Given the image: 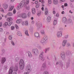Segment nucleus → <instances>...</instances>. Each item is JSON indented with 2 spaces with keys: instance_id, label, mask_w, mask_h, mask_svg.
Returning a JSON list of instances; mask_svg holds the SVG:
<instances>
[{
  "instance_id": "nucleus-1",
  "label": "nucleus",
  "mask_w": 74,
  "mask_h": 74,
  "mask_svg": "<svg viewBox=\"0 0 74 74\" xmlns=\"http://www.w3.org/2000/svg\"><path fill=\"white\" fill-rule=\"evenodd\" d=\"M19 66L20 69L21 70H23L25 67V62L22 59L20 60L19 63Z\"/></svg>"
},
{
  "instance_id": "nucleus-2",
  "label": "nucleus",
  "mask_w": 74,
  "mask_h": 74,
  "mask_svg": "<svg viewBox=\"0 0 74 74\" xmlns=\"http://www.w3.org/2000/svg\"><path fill=\"white\" fill-rule=\"evenodd\" d=\"M13 18L12 17H9L6 19L7 21L9 22V23L8 24V26H10L12 24V21H13Z\"/></svg>"
},
{
  "instance_id": "nucleus-3",
  "label": "nucleus",
  "mask_w": 74,
  "mask_h": 74,
  "mask_svg": "<svg viewBox=\"0 0 74 74\" xmlns=\"http://www.w3.org/2000/svg\"><path fill=\"white\" fill-rule=\"evenodd\" d=\"M32 51L35 55H38V49H32Z\"/></svg>"
},
{
  "instance_id": "nucleus-4",
  "label": "nucleus",
  "mask_w": 74,
  "mask_h": 74,
  "mask_svg": "<svg viewBox=\"0 0 74 74\" xmlns=\"http://www.w3.org/2000/svg\"><path fill=\"white\" fill-rule=\"evenodd\" d=\"M57 36L58 38H60L62 37V32L60 31H58L57 33Z\"/></svg>"
},
{
  "instance_id": "nucleus-5",
  "label": "nucleus",
  "mask_w": 74,
  "mask_h": 74,
  "mask_svg": "<svg viewBox=\"0 0 74 74\" xmlns=\"http://www.w3.org/2000/svg\"><path fill=\"white\" fill-rule=\"evenodd\" d=\"M61 57L62 58V60H64L65 59V52L64 51H62L61 53Z\"/></svg>"
},
{
  "instance_id": "nucleus-6",
  "label": "nucleus",
  "mask_w": 74,
  "mask_h": 74,
  "mask_svg": "<svg viewBox=\"0 0 74 74\" xmlns=\"http://www.w3.org/2000/svg\"><path fill=\"white\" fill-rule=\"evenodd\" d=\"M47 68V65L45 63H44L41 67V70L42 71H44L45 69Z\"/></svg>"
},
{
  "instance_id": "nucleus-7",
  "label": "nucleus",
  "mask_w": 74,
  "mask_h": 74,
  "mask_svg": "<svg viewBox=\"0 0 74 74\" xmlns=\"http://www.w3.org/2000/svg\"><path fill=\"white\" fill-rule=\"evenodd\" d=\"M26 70L29 71V72H30V71L32 70V69L31 68V66L30 65H28L26 66Z\"/></svg>"
},
{
  "instance_id": "nucleus-8",
  "label": "nucleus",
  "mask_w": 74,
  "mask_h": 74,
  "mask_svg": "<svg viewBox=\"0 0 74 74\" xmlns=\"http://www.w3.org/2000/svg\"><path fill=\"white\" fill-rule=\"evenodd\" d=\"M44 52H42L39 56L40 58L42 61H44V58L43 57V55H42V54Z\"/></svg>"
},
{
  "instance_id": "nucleus-9",
  "label": "nucleus",
  "mask_w": 74,
  "mask_h": 74,
  "mask_svg": "<svg viewBox=\"0 0 74 74\" xmlns=\"http://www.w3.org/2000/svg\"><path fill=\"white\" fill-rule=\"evenodd\" d=\"M9 8L8 10V11H12L14 10V5H10V6L9 7Z\"/></svg>"
},
{
  "instance_id": "nucleus-10",
  "label": "nucleus",
  "mask_w": 74,
  "mask_h": 74,
  "mask_svg": "<svg viewBox=\"0 0 74 74\" xmlns=\"http://www.w3.org/2000/svg\"><path fill=\"white\" fill-rule=\"evenodd\" d=\"M21 17L23 19L26 18H27V14L26 13H22Z\"/></svg>"
},
{
  "instance_id": "nucleus-11",
  "label": "nucleus",
  "mask_w": 74,
  "mask_h": 74,
  "mask_svg": "<svg viewBox=\"0 0 74 74\" xmlns=\"http://www.w3.org/2000/svg\"><path fill=\"white\" fill-rule=\"evenodd\" d=\"M14 67L12 66L11 67L9 71V74H12L14 70Z\"/></svg>"
},
{
  "instance_id": "nucleus-12",
  "label": "nucleus",
  "mask_w": 74,
  "mask_h": 74,
  "mask_svg": "<svg viewBox=\"0 0 74 74\" xmlns=\"http://www.w3.org/2000/svg\"><path fill=\"white\" fill-rule=\"evenodd\" d=\"M34 36L37 38H40V35L39 34V33L36 32L34 34Z\"/></svg>"
},
{
  "instance_id": "nucleus-13",
  "label": "nucleus",
  "mask_w": 74,
  "mask_h": 74,
  "mask_svg": "<svg viewBox=\"0 0 74 74\" xmlns=\"http://www.w3.org/2000/svg\"><path fill=\"white\" fill-rule=\"evenodd\" d=\"M8 22H5L3 25V26L4 28L7 29V28L8 27L7 26H8Z\"/></svg>"
},
{
  "instance_id": "nucleus-14",
  "label": "nucleus",
  "mask_w": 74,
  "mask_h": 74,
  "mask_svg": "<svg viewBox=\"0 0 74 74\" xmlns=\"http://www.w3.org/2000/svg\"><path fill=\"white\" fill-rule=\"evenodd\" d=\"M3 6L5 10H6L8 7V5L5 3L3 4Z\"/></svg>"
},
{
  "instance_id": "nucleus-15",
  "label": "nucleus",
  "mask_w": 74,
  "mask_h": 74,
  "mask_svg": "<svg viewBox=\"0 0 74 74\" xmlns=\"http://www.w3.org/2000/svg\"><path fill=\"white\" fill-rule=\"evenodd\" d=\"M22 22V20L21 19H18L16 21V23L18 24H20Z\"/></svg>"
},
{
  "instance_id": "nucleus-16",
  "label": "nucleus",
  "mask_w": 74,
  "mask_h": 74,
  "mask_svg": "<svg viewBox=\"0 0 74 74\" xmlns=\"http://www.w3.org/2000/svg\"><path fill=\"white\" fill-rule=\"evenodd\" d=\"M53 3L55 5H57L59 3L58 0H53Z\"/></svg>"
},
{
  "instance_id": "nucleus-17",
  "label": "nucleus",
  "mask_w": 74,
  "mask_h": 74,
  "mask_svg": "<svg viewBox=\"0 0 74 74\" xmlns=\"http://www.w3.org/2000/svg\"><path fill=\"white\" fill-rule=\"evenodd\" d=\"M6 60H5V58H3L1 59V62L2 64H4V63L5 62Z\"/></svg>"
},
{
  "instance_id": "nucleus-18",
  "label": "nucleus",
  "mask_w": 74,
  "mask_h": 74,
  "mask_svg": "<svg viewBox=\"0 0 74 74\" xmlns=\"http://www.w3.org/2000/svg\"><path fill=\"white\" fill-rule=\"evenodd\" d=\"M45 14L46 15H47L48 14V9L47 8H45Z\"/></svg>"
},
{
  "instance_id": "nucleus-19",
  "label": "nucleus",
  "mask_w": 74,
  "mask_h": 74,
  "mask_svg": "<svg viewBox=\"0 0 74 74\" xmlns=\"http://www.w3.org/2000/svg\"><path fill=\"white\" fill-rule=\"evenodd\" d=\"M7 14L9 16H12L13 15V13L12 12H9Z\"/></svg>"
},
{
  "instance_id": "nucleus-20",
  "label": "nucleus",
  "mask_w": 74,
  "mask_h": 74,
  "mask_svg": "<svg viewBox=\"0 0 74 74\" xmlns=\"http://www.w3.org/2000/svg\"><path fill=\"white\" fill-rule=\"evenodd\" d=\"M36 9L33 8L32 9V12L33 14H36Z\"/></svg>"
},
{
  "instance_id": "nucleus-21",
  "label": "nucleus",
  "mask_w": 74,
  "mask_h": 74,
  "mask_svg": "<svg viewBox=\"0 0 74 74\" xmlns=\"http://www.w3.org/2000/svg\"><path fill=\"white\" fill-rule=\"evenodd\" d=\"M49 49H50V48L49 47L46 48L45 50V53H47L48 52V51H49Z\"/></svg>"
},
{
  "instance_id": "nucleus-22",
  "label": "nucleus",
  "mask_w": 74,
  "mask_h": 74,
  "mask_svg": "<svg viewBox=\"0 0 74 74\" xmlns=\"http://www.w3.org/2000/svg\"><path fill=\"white\" fill-rule=\"evenodd\" d=\"M37 15L38 16H40L41 15V11H38L37 13Z\"/></svg>"
},
{
  "instance_id": "nucleus-23",
  "label": "nucleus",
  "mask_w": 74,
  "mask_h": 74,
  "mask_svg": "<svg viewBox=\"0 0 74 74\" xmlns=\"http://www.w3.org/2000/svg\"><path fill=\"white\" fill-rule=\"evenodd\" d=\"M17 34L19 36H22V33H21V32L20 31H18L17 32Z\"/></svg>"
},
{
  "instance_id": "nucleus-24",
  "label": "nucleus",
  "mask_w": 74,
  "mask_h": 74,
  "mask_svg": "<svg viewBox=\"0 0 74 74\" xmlns=\"http://www.w3.org/2000/svg\"><path fill=\"white\" fill-rule=\"evenodd\" d=\"M18 70V67L16 66L14 68V71H17Z\"/></svg>"
},
{
  "instance_id": "nucleus-25",
  "label": "nucleus",
  "mask_w": 74,
  "mask_h": 74,
  "mask_svg": "<svg viewBox=\"0 0 74 74\" xmlns=\"http://www.w3.org/2000/svg\"><path fill=\"white\" fill-rule=\"evenodd\" d=\"M42 38L45 40V41L48 40V37L46 36H45Z\"/></svg>"
},
{
  "instance_id": "nucleus-26",
  "label": "nucleus",
  "mask_w": 74,
  "mask_h": 74,
  "mask_svg": "<svg viewBox=\"0 0 74 74\" xmlns=\"http://www.w3.org/2000/svg\"><path fill=\"white\" fill-rule=\"evenodd\" d=\"M47 20L48 22H49L51 21V18L49 16L47 18Z\"/></svg>"
},
{
  "instance_id": "nucleus-27",
  "label": "nucleus",
  "mask_w": 74,
  "mask_h": 74,
  "mask_svg": "<svg viewBox=\"0 0 74 74\" xmlns=\"http://www.w3.org/2000/svg\"><path fill=\"white\" fill-rule=\"evenodd\" d=\"M45 42V41L42 38L40 40V42L41 44H43Z\"/></svg>"
},
{
  "instance_id": "nucleus-28",
  "label": "nucleus",
  "mask_w": 74,
  "mask_h": 74,
  "mask_svg": "<svg viewBox=\"0 0 74 74\" xmlns=\"http://www.w3.org/2000/svg\"><path fill=\"white\" fill-rule=\"evenodd\" d=\"M20 3L24 5H25V0H22Z\"/></svg>"
},
{
  "instance_id": "nucleus-29",
  "label": "nucleus",
  "mask_w": 74,
  "mask_h": 74,
  "mask_svg": "<svg viewBox=\"0 0 74 74\" xmlns=\"http://www.w3.org/2000/svg\"><path fill=\"white\" fill-rule=\"evenodd\" d=\"M24 25H25V26H27V25H29L28 21H26L25 22H24Z\"/></svg>"
},
{
  "instance_id": "nucleus-30",
  "label": "nucleus",
  "mask_w": 74,
  "mask_h": 74,
  "mask_svg": "<svg viewBox=\"0 0 74 74\" xmlns=\"http://www.w3.org/2000/svg\"><path fill=\"white\" fill-rule=\"evenodd\" d=\"M28 53L29 57V58H32V55L31 53L29 51H28Z\"/></svg>"
},
{
  "instance_id": "nucleus-31",
  "label": "nucleus",
  "mask_w": 74,
  "mask_h": 74,
  "mask_svg": "<svg viewBox=\"0 0 74 74\" xmlns=\"http://www.w3.org/2000/svg\"><path fill=\"white\" fill-rule=\"evenodd\" d=\"M30 2V1L29 0H25V4H28Z\"/></svg>"
},
{
  "instance_id": "nucleus-32",
  "label": "nucleus",
  "mask_w": 74,
  "mask_h": 74,
  "mask_svg": "<svg viewBox=\"0 0 74 74\" xmlns=\"http://www.w3.org/2000/svg\"><path fill=\"white\" fill-rule=\"evenodd\" d=\"M22 8L20 6V5H18L16 7V9L17 10H21V9Z\"/></svg>"
},
{
  "instance_id": "nucleus-33",
  "label": "nucleus",
  "mask_w": 74,
  "mask_h": 74,
  "mask_svg": "<svg viewBox=\"0 0 74 74\" xmlns=\"http://www.w3.org/2000/svg\"><path fill=\"white\" fill-rule=\"evenodd\" d=\"M29 30L30 31V32H32L33 31V28L32 27H30L29 28Z\"/></svg>"
},
{
  "instance_id": "nucleus-34",
  "label": "nucleus",
  "mask_w": 74,
  "mask_h": 74,
  "mask_svg": "<svg viewBox=\"0 0 74 74\" xmlns=\"http://www.w3.org/2000/svg\"><path fill=\"white\" fill-rule=\"evenodd\" d=\"M62 45L63 47H65V40H64L62 41Z\"/></svg>"
},
{
  "instance_id": "nucleus-35",
  "label": "nucleus",
  "mask_w": 74,
  "mask_h": 74,
  "mask_svg": "<svg viewBox=\"0 0 74 74\" xmlns=\"http://www.w3.org/2000/svg\"><path fill=\"white\" fill-rule=\"evenodd\" d=\"M57 24V20H55L53 21L54 25H56Z\"/></svg>"
},
{
  "instance_id": "nucleus-36",
  "label": "nucleus",
  "mask_w": 74,
  "mask_h": 74,
  "mask_svg": "<svg viewBox=\"0 0 74 74\" xmlns=\"http://www.w3.org/2000/svg\"><path fill=\"white\" fill-rule=\"evenodd\" d=\"M11 30H14L15 29V26H12L11 27Z\"/></svg>"
},
{
  "instance_id": "nucleus-37",
  "label": "nucleus",
  "mask_w": 74,
  "mask_h": 74,
  "mask_svg": "<svg viewBox=\"0 0 74 74\" xmlns=\"http://www.w3.org/2000/svg\"><path fill=\"white\" fill-rule=\"evenodd\" d=\"M9 40H11L12 38V36L11 35H9Z\"/></svg>"
},
{
  "instance_id": "nucleus-38",
  "label": "nucleus",
  "mask_w": 74,
  "mask_h": 74,
  "mask_svg": "<svg viewBox=\"0 0 74 74\" xmlns=\"http://www.w3.org/2000/svg\"><path fill=\"white\" fill-rule=\"evenodd\" d=\"M16 9H14L13 11V14H16Z\"/></svg>"
},
{
  "instance_id": "nucleus-39",
  "label": "nucleus",
  "mask_w": 74,
  "mask_h": 74,
  "mask_svg": "<svg viewBox=\"0 0 74 74\" xmlns=\"http://www.w3.org/2000/svg\"><path fill=\"white\" fill-rule=\"evenodd\" d=\"M41 26H42V24L41 23H40L38 24V27L40 28L41 27Z\"/></svg>"
},
{
  "instance_id": "nucleus-40",
  "label": "nucleus",
  "mask_w": 74,
  "mask_h": 74,
  "mask_svg": "<svg viewBox=\"0 0 74 74\" xmlns=\"http://www.w3.org/2000/svg\"><path fill=\"white\" fill-rule=\"evenodd\" d=\"M0 10L1 12H4V9H3L2 7L0 8Z\"/></svg>"
},
{
  "instance_id": "nucleus-41",
  "label": "nucleus",
  "mask_w": 74,
  "mask_h": 74,
  "mask_svg": "<svg viewBox=\"0 0 74 74\" xmlns=\"http://www.w3.org/2000/svg\"><path fill=\"white\" fill-rule=\"evenodd\" d=\"M37 47L39 49H42V47L40 46H37Z\"/></svg>"
},
{
  "instance_id": "nucleus-42",
  "label": "nucleus",
  "mask_w": 74,
  "mask_h": 74,
  "mask_svg": "<svg viewBox=\"0 0 74 74\" xmlns=\"http://www.w3.org/2000/svg\"><path fill=\"white\" fill-rule=\"evenodd\" d=\"M15 62H18V61H19V58H16L15 59Z\"/></svg>"
},
{
  "instance_id": "nucleus-43",
  "label": "nucleus",
  "mask_w": 74,
  "mask_h": 74,
  "mask_svg": "<svg viewBox=\"0 0 74 74\" xmlns=\"http://www.w3.org/2000/svg\"><path fill=\"white\" fill-rule=\"evenodd\" d=\"M25 34L26 36H28L29 35V34H28V31L27 30H26L25 32Z\"/></svg>"
},
{
  "instance_id": "nucleus-44",
  "label": "nucleus",
  "mask_w": 74,
  "mask_h": 74,
  "mask_svg": "<svg viewBox=\"0 0 74 74\" xmlns=\"http://www.w3.org/2000/svg\"><path fill=\"white\" fill-rule=\"evenodd\" d=\"M25 8L27 10H29L30 9V6H29V5H27L25 7Z\"/></svg>"
},
{
  "instance_id": "nucleus-45",
  "label": "nucleus",
  "mask_w": 74,
  "mask_h": 74,
  "mask_svg": "<svg viewBox=\"0 0 74 74\" xmlns=\"http://www.w3.org/2000/svg\"><path fill=\"white\" fill-rule=\"evenodd\" d=\"M19 6H20L21 8H23V6H24V5H23V4H22V3H20Z\"/></svg>"
},
{
  "instance_id": "nucleus-46",
  "label": "nucleus",
  "mask_w": 74,
  "mask_h": 74,
  "mask_svg": "<svg viewBox=\"0 0 74 74\" xmlns=\"http://www.w3.org/2000/svg\"><path fill=\"white\" fill-rule=\"evenodd\" d=\"M28 17H30V15H31V12H29L27 14Z\"/></svg>"
},
{
  "instance_id": "nucleus-47",
  "label": "nucleus",
  "mask_w": 74,
  "mask_h": 74,
  "mask_svg": "<svg viewBox=\"0 0 74 74\" xmlns=\"http://www.w3.org/2000/svg\"><path fill=\"white\" fill-rule=\"evenodd\" d=\"M62 22L63 23H65V17L63 18L62 19Z\"/></svg>"
},
{
  "instance_id": "nucleus-48",
  "label": "nucleus",
  "mask_w": 74,
  "mask_h": 74,
  "mask_svg": "<svg viewBox=\"0 0 74 74\" xmlns=\"http://www.w3.org/2000/svg\"><path fill=\"white\" fill-rule=\"evenodd\" d=\"M65 1V0H60L59 1V3H62L63 2H64Z\"/></svg>"
},
{
  "instance_id": "nucleus-49",
  "label": "nucleus",
  "mask_w": 74,
  "mask_h": 74,
  "mask_svg": "<svg viewBox=\"0 0 74 74\" xmlns=\"http://www.w3.org/2000/svg\"><path fill=\"white\" fill-rule=\"evenodd\" d=\"M41 33L42 34H45V32L44 30H42L41 31Z\"/></svg>"
},
{
  "instance_id": "nucleus-50",
  "label": "nucleus",
  "mask_w": 74,
  "mask_h": 74,
  "mask_svg": "<svg viewBox=\"0 0 74 74\" xmlns=\"http://www.w3.org/2000/svg\"><path fill=\"white\" fill-rule=\"evenodd\" d=\"M43 74H49V73L48 71H46L43 73Z\"/></svg>"
},
{
  "instance_id": "nucleus-51",
  "label": "nucleus",
  "mask_w": 74,
  "mask_h": 74,
  "mask_svg": "<svg viewBox=\"0 0 74 74\" xmlns=\"http://www.w3.org/2000/svg\"><path fill=\"white\" fill-rule=\"evenodd\" d=\"M11 43L12 44V45H13V46H15V43H14V42L13 41H12L11 42Z\"/></svg>"
},
{
  "instance_id": "nucleus-52",
  "label": "nucleus",
  "mask_w": 74,
  "mask_h": 74,
  "mask_svg": "<svg viewBox=\"0 0 74 74\" xmlns=\"http://www.w3.org/2000/svg\"><path fill=\"white\" fill-rule=\"evenodd\" d=\"M48 3L49 4H51L52 3V1L51 0H48Z\"/></svg>"
},
{
  "instance_id": "nucleus-53",
  "label": "nucleus",
  "mask_w": 74,
  "mask_h": 74,
  "mask_svg": "<svg viewBox=\"0 0 74 74\" xmlns=\"http://www.w3.org/2000/svg\"><path fill=\"white\" fill-rule=\"evenodd\" d=\"M15 27L16 28V29H18L19 27L18 26L16 25H15Z\"/></svg>"
},
{
  "instance_id": "nucleus-54",
  "label": "nucleus",
  "mask_w": 74,
  "mask_h": 74,
  "mask_svg": "<svg viewBox=\"0 0 74 74\" xmlns=\"http://www.w3.org/2000/svg\"><path fill=\"white\" fill-rule=\"evenodd\" d=\"M71 20L70 19H69L68 20V22L69 23H71Z\"/></svg>"
},
{
  "instance_id": "nucleus-55",
  "label": "nucleus",
  "mask_w": 74,
  "mask_h": 74,
  "mask_svg": "<svg viewBox=\"0 0 74 74\" xmlns=\"http://www.w3.org/2000/svg\"><path fill=\"white\" fill-rule=\"evenodd\" d=\"M3 26V23L2 22H0V27H2Z\"/></svg>"
},
{
  "instance_id": "nucleus-56",
  "label": "nucleus",
  "mask_w": 74,
  "mask_h": 74,
  "mask_svg": "<svg viewBox=\"0 0 74 74\" xmlns=\"http://www.w3.org/2000/svg\"><path fill=\"white\" fill-rule=\"evenodd\" d=\"M3 32V29L2 28H0V32Z\"/></svg>"
},
{
  "instance_id": "nucleus-57",
  "label": "nucleus",
  "mask_w": 74,
  "mask_h": 74,
  "mask_svg": "<svg viewBox=\"0 0 74 74\" xmlns=\"http://www.w3.org/2000/svg\"><path fill=\"white\" fill-rule=\"evenodd\" d=\"M40 6V4H37L36 5V8H38V7H39V6Z\"/></svg>"
},
{
  "instance_id": "nucleus-58",
  "label": "nucleus",
  "mask_w": 74,
  "mask_h": 74,
  "mask_svg": "<svg viewBox=\"0 0 74 74\" xmlns=\"http://www.w3.org/2000/svg\"><path fill=\"white\" fill-rule=\"evenodd\" d=\"M59 16V13H57L56 15V17H58V16Z\"/></svg>"
},
{
  "instance_id": "nucleus-59",
  "label": "nucleus",
  "mask_w": 74,
  "mask_h": 74,
  "mask_svg": "<svg viewBox=\"0 0 74 74\" xmlns=\"http://www.w3.org/2000/svg\"><path fill=\"white\" fill-rule=\"evenodd\" d=\"M41 3L44 4V0H41Z\"/></svg>"
},
{
  "instance_id": "nucleus-60",
  "label": "nucleus",
  "mask_w": 74,
  "mask_h": 74,
  "mask_svg": "<svg viewBox=\"0 0 74 74\" xmlns=\"http://www.w3.org/2000/svg\"><path fill=\"white\" fill-rule=\"evenodd\" d=\"M18 17H21V16L22 17V13L19 14V15H18Z\"/></svg>"
},
{
  "instance_id": "nucleus-61",
  "label": "nucleus",
  "mask_w": 74,
  "mask_h": 74,
  "mask_svg": "<svg viewBox=\"0 0 74 74\" xmlns=\"http://www.w3.org/2000/svg\"><path fill=\"white\" fill-rule=\"evenodd\" d=\"M21 24L22 25H25V22L24 21Z\"/></svg>"
},
{
  "instance_id": "nucleus-62",
  "label": "nucleus",
  "mask_w": 74,
  "mask_h": 74,
  "mask_svg": "<svg viewBox=\"0 0 74 74\" xmlns=\"http://www.w3.org/2000/svg\"><path fill=\"white\" fill-rule=\"evenodd\" d=\"M31 23H32V24H34V21H32L31 22Z\"/></svg>"
},
{
  "instance_id": "nucleus-63",
  "label": "nucleus",
  "mask_w": 74,
  "mask_h": 74,
  "mask_svg": "<svg viewBox=\"0 0 74 74\" xmlns=\"http://www.w3.org/2000/svg\"><path fill=\"white\" fill-rule=\"evenodd\" d=\"M68 38V35H66L65 36V38Z\"/></svg>"
},
{
  "instance_id": "nucleus-64",
  "label": "nucleus",
  "mask_w": 74,
  "mask_h": 74,
  "mask_svg": "<svg viewBox=\"0 0 74 74\" xmlns=\"http://www.w3.org/2000/svg\"><path fill=\"white\" fill-rule=\"evenodd\" d=\"M24 74H29V73L28 72H25Z\"/></svg>"
}]
</instances>
